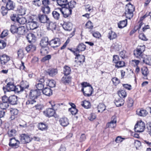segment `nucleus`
I'll return each mask as SVG.
<instances>
[{
  "instance_id": "obj_15",
  "label": "nucleus",
  "mask_w": 151,
  "mask_h": 151,
  "mask_svg": "<svg viewBox=\"0 0 151 151\" xmlns=\"http://www.w3.org/2000/svg\"><path fill=\"white\" fill-rule=\"evenodd\" d=\"M17 101V96L13 95L9 97V103L11 104H16Z\"/></svg>"
},
{
  "instance_id": "obj_45",
  "label": "nucleus",
  "mask_w": 151,
  "mask_h": 151,
  "mask_svg": "<svg viewBox=\"0 0 151 151\" xmlns=\"http://www.w3.org/2000/svg\"><path fill=\"white\" fill-rule=\"evenodd\" d=\"M9 107V104L8 103L2 102L0 104V107L2 109H6Z\"/></svg>"
},
{
  "instance_id": "obj_16",
  "label": "nucleus",
  "mask_w": 151,
  "mask_h": 151,
  "mask_svg": "<svg viewBox=\"0 0 151 151\" xmlns=\"http://www.w3.org/2000/svg\"><path fill=\"white\" fill-rule=\"evenodd\" d=\"M28 31V29L24 26H21L18 28L17 33L19 35L25 34Z\"/></svg>"
},
{
  "instance_id": "obj_6",
  "label": "nucleus",
  "mask_w": 151,
  "mask_h": 151,
  "mask_svg": "<svg viewBox=\"0 0 151 151\" xmlns=\"http://www.w3.org/2000/svg\"><path fill=\"white\" fill-rule=\"evenodd\" d=\"M41 92L37 90H31L29 93V98L33 99H36L38 96H40Z\"/></svg>"
},
{
  "instance_id": "obj_44",
  "label": "nucleus",
  "mask_w": 151,
  "mask_h": 151,
  "mask_svg": "<svg viewBox=\"0 0 151 151\" xmlns=\"http://www.w3.org/2000/svg\"><path fill=\"white\" fill-rule=\"evenodd\" d=\"M76 4V2L74 1H70V3H68L65 6L69 9H73L75 7V5Z\"/></svg>"
},
{
  "instance_id": "obj_29",
  "label": "nucleus",
  "mask_w": 151,
  "mask_h": 151,
  "mask_svg": "<svg viewBox=\"0 0 151 151\" xmlns=\"http://www.w3.org/2000/svg\"><path fill=\"white\" fill-rule=\"evenodd\" d=\"M47 72L50 76H53L57 74L58 70L57 69L53 68L48 70Z\"/></svg>"
},
{
  "instance_id": "obj_56",
  "label": "nucleus",
  "mask_w": 151,
  "mask_h": 151,
  "mask_svg": "<svg viewBox=\"0 0 151 151\" xmlns=\"http://www.w3.org/2000/svg\"><path fill=\"white\" fill-rule=\"evenodd\" d=\"M133 100L131 98L129 97L128 98L127 101V106L129 107L132 106L133 104Z\"/></svg>"
},
{
  "instance_id": "obj_20",
  "label": "nucleus",
  "mask_w": 151,
  "mask_h": 151,
  "mask_svg": "<svg viewBox=\"0 0 151 151\" xmlns=\"http://www.w3.org/2000/svg\"><path fill=\"white\" fill-rule=\"evenodd\" d=\"M134 54L135 56L137 58H139L140 60H142V58L144 57L145 55H143L142 53L139 51L137 49L134 52Z\"/></svg>"
},
{
  "instance_id": "obj_17",
  "label": "nucleus",
  "mask_w": 151,
  "mask_h": 151,
  "mask_svg": "<svg viewBox=\"0 0 151 151\" xmlns=\"http://www.w3.org/2000/svg\"><path fill=\"white\" fill-rule=\"evenodd\" d=\"M62 26L65 30L70 31L72 29V24L70 22H65Z\"/></svg>"
},
{
  "instance_id": "obj_9",
  "label": "nucleus",
  "mask_w": 151,
  "mask_h": 151,
  "mask_svg": "<svg viewBox=\"0 0 151 151\" xmlns=\"http://www.w3.org/2000/svg\"><path fill=\"white\" fill-rule=\"evenodd\" d=\"M36 101L35 99L29 98L25 102V106L29 108H31L36 104Z\"/></svg>"
},
{
  "instance_id": "obj_27",
  "label": "nucleus",
  "mask_w": 151,
  "mask_h": 151,
  "mask_svg": "<svg viewBox=\"0 0 151 151\" xmlns=\"http://www.w3.org/2000/svg\"><path fill=\"white\" fill-rule=\"evenodd\" d=\"M41 10L45 14H49L50 12V9L49 6H42Z\"/></svg>"
},
{
  "instance_id": "obj_5",
  "label": "nucleus",
  "mask_w": 151,
  "mask_h": 151,
  "mask_svg": "<svg viewBox=\"0 0 151 151\" xmlns=\"http://www.w3.org/2000/svg\"><path fill=\"white\" fill-rule=\"evenodd\" d=\"M19 141L18 140L16 139L15 137L10 139L9 145L12 148L14 149L17 148L19 147Z\"/></svg>"
},
{
  "instance_id": "obj_35",
  "label": "nucleus",
  "mask_w": 151,
  "mask_h": 151,
  "mask_svg": "<svg viewBox=\"0 0 151 151\" xmlns=\"http://www.w3.org/2000/svg\"><path fill=\"white\" fill-rule=\"evenodd\" d=\"M35 46L32 44L28 46H27L26 47L25 49L28 52H29V51H33L36 50Z\"/></svg>"
},
{
  "instance_id": "obj_36",
  "label": "nucleus",
  "mask_w": 151,
  "mask_h": 151,
  "mask_svg": "<svg viewBox=\"0 0 151 151\" xmlns=\"http://www.w3.org/2000/svg\"><path fill=\"white\" fill-rule=\"evenodd\" d=\"M60 11L58 12L56 11H54L52 12V14L55 19L56 20L59 19L60 18Z\"/></svg>"
},
{
  "instance_id": "obj_12",
  "label": "nucleus",
  "mask_w": 151,
  "mask_h": 151,
  "mask_svg": "<svg viewBox=\"0 0 151 151\" xmlns=\"http://www.w3.org/2000/svg\"><path fill=\"white\" fill-rule=\"evenodd\" d=\"M85 92H83V94L85 96H89L91 95L93 91V89L92 86H90L85 88Z\"/></svg>"
},
{
  "instance_id": "obj_41",
  "label": "nucleus",
  "mask_w": 151,
  "mask_h": 151,
  "mask_svg": "<svg viewBox=\"0 0 151 151\" xmlns=\"http://www.w3.org/2000/svg\"><path fill=\"white\" fill-rule=\"evenodd\" d=\"M125 66V63L124 61L120 60L115 65V67L117 68L123 67Z\"/></svg>"
},
{
  "instance_id": "obj_13",
  "label": "nucleus",
  "mask_w": 151,
  "mask_h": 151,
  "mask_svg": "<svg viewBox=\"0 0 151 151\" xmlns=\"http://www.w3.org/2000/svg\"><path fill=\"white\" fill-rule=\"evenodd\" d=\"M0 60L1 64L4 65L9 60L10 58L7 55L4 54L1 56Z\"/></svg>"
},
{
  "instance_id": "obj_28",
  "label": "nucleus",
  "mask_w": 151,
  "mask_h": 151,
  "mask_svg": "<svg viewBox=\"0 0 151 151\" xmlns=\"http://www.w3.org/2000/svg\"><path fill=\"white\" fill-rule=\"evenodd\" d=\"M108 37L111 40L116 38L117 37V35L115 32L111 30L109 32Z\"/></svg>"
},
{
  "instance_id": "obj_60",
  "label": "nucleus",
  "mask_w": 151,
  "mask_h": 151,
  "mask_svg": "<svg viewBox=\"0 0 151 151\" xmlns=\"http://www.w3.org/2000/svg\"><path fill=\"white\" fill-rule=\"evenodd\" d=\"M42 6H49L48 5L50 4V2L49 0H42Z\"/></svg>"
},
{
  "instance_id": "obj_1",
  "label": "nucleus",
  "mask_w": 151,
  "mask_h": 151,
  "mask_svg": "<svg viewBox=\"0 0 151 151\" xmlns=\"http://www.w3.org/2000/svg\"><path fill=\"white\" fill-rule=\"evenodd\" d=\"M48 39L47 37H43L40 41V45L41 47L40 53L42 55H44L48 52L49 49L47 46L49 44Z\"/></svg>"
},
{
  "instance_id": "obj_33",
  "label": "nucleus",
  "mask_w": 151,
  "mask_h": 151,
  "mask_svg": "<svg viewBox=\"0 0 151 151\" xmlns=\"http://www.w3.org/2000/svg\"><path fill=\"white\" fill-rule=\"evenodd\" d=\"M81 104L82 106L86 109L89 108L91 106L90 102L87 101H82Z\"/></svg>"
},
{
  "instance_id": "obj_30",
  "label": "nucleus",
  "mask_w": 151,
  "mask_h": 151,
  "mask_svg": "<svg viewBox=\"0 0 151 151\" xmlns=\"http://www.w3.org/2000/svg\"><path fill=\"white\" fill-rule=\"evenodd\" d=\"M15 6L13 4V2L11 0L6 4V7L8 10H13Z\"/></svg>"
},
{
  "instance_id": "obj_11",
  "label": "nucleus",
  "mask_w": 151,
  "mask_h": 151,
  "mask_svg": "<svg viewBox=\"0 0 151 151\" xmlns=\"http://www.w3.org/2000/svg\"><path fill=\"white\" fill-rule=\"evenodd\" d=\"M47 16L45 14H39L38 15V20L41 23H45L49 20Z\"/></svg>"
},
{
  "instance_id": "obj_14",
  "label": "nucleus",
  "mask_w": 151,
  "mask_h": 151,
  "mask_svg": "<svg viewBox=\"0 0 151 151\" xmlns=\"http://www.w3.org/2000/svg\"><path fill=\"white\" fill-rule=\"evenodd\" d=\"M59 122L60 124L63 127H66L69 124V120L65 117L60 118Z\"/></svg>"
},
{
  "instance_id": "obj_40",
  "label": "nucleus",
  "mask_w": 151,
  "mask_h": 151,
  "mask_svg": "<svg viewBox=\"0 0 151 151\" xmlns=\"http://www.w3.org/2000/svg\"><path fill=\"white\" fill-rule=\"evenodd\" d=\"M98 112H103L106 109V106L104 104H100L98 106Z\"/></svg>"
},
{
  "instance_id": "obj_47",
  "label": "nucleus",
  "mask_w": 151,
  "mask_h": 151,
  "mask_svg": "<svg viewBox=\"0 0 151 151\" xmlns=\"http://www.w3.org/2000/svg\"><path fill=\"white\" fill-rule=\"evenodd\" d=\"M118 94L120 98H125L127 96V93L125 90H122L119 91L118 92Z\"/></svg>"
},
{
  "instance_id": "obj_54",
  "label": "nucleus",
  "mask_w": 151,
  "mask_h": 151,
  "mask_svg": "<svg viewBox=\"0 0 151 151\" xmlns=\"http://www.w3.org/2000/svg\"><path fill=\"white\" fill-rule=\"evenodd\" d=\"M19 17L18 15L16 14H13L10 16L11 19L12 21L14 22H17Z\"/></svg>"
},
{
  "instance_id": "obj_49",
  "label": "nucleus",
  "mask_w": 151,
  "mask_h": 151,
  "mask_svg": "<svg viewBox=\"0 0 151 151\" xmlns=\"http://www.w3.org/2000/svg\"><path fill=\"white\" fill-rule=\"evenodd\" d=\"M20 86L21 87H23V90H24L25 88H27L29 87V84L26 81H23L21 83Z\"/></svg>"
},
{
  "instance_id": "obj_62",
  "label": "nucleus",
  "mask_w": 151,
  "mask_h": 151,
  "mask_svg": "<svg viewBox=\"0 0 151 151\" xmlns=\"http://www.w3.org/2000/svg\"><path fill=\"white\" fill-rule=\"evenodd\" d=\"M51 55H48L45 56L43 57L41 59V61L42 62H45L46 60H49L51 59Z\"/></svg>"
},
{
  "instance_id": "obj_8",
  "label": "nucleus",
  "mask_w": 151,
  "mask_h": 151,
  "mask_svg": "<svg viewBox=\"0 0 151 151\" xmlns=\"http://www.w3.org/2000/svg\"><path fill=\"white\" fill-rule=\"evenodd\" d=\"M20 139L22 143L24 144L29 143L32 140V138L25 134H23L21 135Z\"/></svg>"
},
{
  "instance_id": "obj_52",
  "label": "nucleus",
  "mask_w": 151,
  "mask_h": 151,
  "mask_svg": "<svg viewBox=\"0 0 151 151\" xmlns=\"http://www.w3.org/2000/svg\"><path fill=\"white\" fill-rule=\"evenodd\" d=\"M120 60L119 56L117 55H115L113 56L112 62L113 63L116 64Z\"/></svg>"
},
{
  "instance_id": "obj_19",
  "label": "nucleus",
  "mask_w": 151,
  "mask_h": 151,
  "mask_svg": "<svg viewBox=\"0 0 151 151\" xmlns=\"http://www.w3.org/2000/svg\"><path fill=\"white\" fill-rule=\"evenodd\" d=\"M27 38L29 43H33L35 42L36 37L34 34L32 33L28 34Z\"/></svg>"
},
{
  "instance_id": "obj_22",
  "label": "nucleus",
  "mask_w": 151,
  "mask_h": 151,
  "mask_svg": "<svg viewBox=\"0 0 151 151\" xmlns=\"http://www.w3.org/2000/svg\"><path fill=\"white\" fill-rule=\"evenodd\" d=\"M141 71L142 74L144 77V78L147 79V77L149 73V71L147 68L146 67H143L141 68Z\"/></svg>"
},
{
  "instance_id": "obj_10",
  "label": "nucleus",
  "mask_w": 151,
  "mask_h": 151,
  "mask_svg": "<svg viewBox=\"0 0 151 151\" xmlns=\"http://www.w3.org/2000/svg\"><path fill=\"white\" fill-rule=\"evenodd\" d=\"M43 113L45 116L50 117L54 116L55 113V111L53 109L49 108L44 111Z\"/></svg>"
},
{
  "instance_id": "obj_43",
  "label": "nucleus",
  "mask_w": 151,
  "mask_h": 151,
  "mask_svg": "<svg viewBox=\"0 0 151 151\" xmlns=\"http://www.w3.org/2000/svg\"><path fill=\"white\" fill-rule=\"evenodd\" d=\"M27 20L25 18L21 17H19L17 22L21 24H24L27 22Z\"/></svg>"
},
{
  "instance_id": "obj_50",
  "label": "nucleus",
  "mask_w": 151,
  "mask_h": 151,
  "mask_svg": "<svg viewBox=\"0 0 151 151\" xmlns=\"http://www.w3.org/2000/svg\"><path fill=\"white\" fill-rule=\"evenodd\" d=\"M35 86L37 89V90L40 91L42 90L43 88L44 84L40 83H37L35 85Z\"/></svg>"
},
{
  "instance_id": "obj_64",
  "label": "nucleus",
  "mask_w": 151,
  "mask_h": 151,
  "mask_svg": "<svg viewBox=\"0 0 151 151\" xmlns=\"http://www.w3.org/2000/svg\"><path fill=\"white\" fill-rule=\"evenodd\" d=\"M96 115L94 113H91L89 117H88V119L91 121H92L96 119Z\"/></svg>"
},
{
  "instance_id": "obj_31",
  "label": "nucleus",
  "mask_w": 151,
  "mask_h": 151,
  "mask_svg": "<svg viewBox=\"0 0 151 151\" xmlns=\"http://www.w3.org/2000/svg\"><path fill=\"white\" fill-rule=\"evenodd\" d=\"M127 24V19L123 20L120 21L119 23H118V27L120 28H122L126 26Z\"/></svg>"
},
{
  "instance_id": "obj_53",
  "label": "nucleus",
  "mask_w": 151,
  "mask_h": 151,
  "mask_svg": "<svg viewBox=\"0 0 151 151\" xmlns=\"http://www.w3.org/2000/svg\"><path fill=\"white\" fill-rule=\"evenodd\" d=\"M23 87H21L20 85L17 86H15L14 91L17 93H19L22 92L24 91L23 90Z\"/></svg>"
},
{
  "instance_id": "obj_32",
  "label": "nucleus",
  "mask_w": 151,
  "mask_h": 151,
  "mask_svg": "<svg viewBox=\"0 0 151 151\" xmlns=\"http://www.w3.org/2000/svg\"><path fill=\"white\" fill-rule=\"evenodd\" d=\"M116 120L114 119L113 121H111L106 124V127L111 128H114L116 126Z\"/></svg>"
},
{
  "instance_id": "obj_3",
  "label": "nucleus",
  "mask_w": 151,
  "mask_h": 151,
  "mask_svg": "<svg viewBox=\"0 0 151 151\" xmlns=\"http://www.w3.org/2000/svg\"><path fill=\"white\" fill-rule=\"evenodd\" d=\"M145 127V123L142 121H139L135 125L134 131L136 132H141L144 131Z\"/></svg>"
},
{
  "instance_id": "obj_21",
  "label": "nucleus",
  "mask_w": 151,
  "mask_h": 151,
  "mask_svg": "<svg viewBox=\"0 0 151 151\" xmlns=\"http://www.w3.org/2000/svg\"><path fill=\"white\" fill-rule=\"evenodd\" d=\"M60 39L58 38H55L54 39L52 40L50 42V43H49L50 45H51L52 44H54V45H56L55 46H52L53 48H55V47H58L59 45H60Z\"/></svg>"
},
{
  "instance_id": "obj_58",
  "label": "nucleus",
  "mask_w": 151,
  "mask_h": 151,
  "mask_svg": "<svg viewBox=\"0 0 151 151\" xmlns=\"http://www.w3.org/2000/svg\"><path fill=\"white\" fill-rule=\"evenodd\" d=\"M8 10V9H7L4 6H2L1 8V11L3 16H4L6 14Z\"/></svg>"
},
{
  "instance_id": "obj_25",
  "label": "nucleus",
  "mask_w": 151,
  "mask_h": 151,
  "mask_svg": "<svg viewBox=\"0 0 151 151\" xmlns=\"http://www.w3.org/2000/svg\"><path fill=\"white\" fill-rule=\"evenodd\" d=\"M43 94L50 96L52 94V90L50 88L45 87L42 91Z\"/></svg>"
},
{
  "instance_id": "obj_24",
  "label": "nucleus",
  "mask_w": 151,
  "mask_h": 151,
  "mask_svg": "<svg viewBox=\"0 0 151 151\" xmlns=\"http://www.w3.org/2000/svg\"><path fill=\"white\" fill-rule=\"evenodd\" d=\"M47 28L48 29L51 30L54 32L56 29V24L53 22H49L47 25Z\"/></svg>"
},
{
  "instance_id": "obj_55",
  "label": "nucleus",
  "mask_w": 151,
  "mask_h": 151,
  "mask_svg": "<svg viewBox=\"0 0 151 151\" xmlns=\"http://www.w3.org/2000/svg\"><path fill=\"white\" fill-rule=\"evenodd\" d=\"M68 110L69 111H70L71 114L73 115H75L76 114L78 111L76 108H69Z\"/></svg>"
},
{
  "instance_id": "obj_46",
  "label": "nucleus",
  "mask_w": 151,
  "mask_h": 151,
  "mask_svg": "<svg viewBox=\"0 0 151 151\" xmlns=\"http://www.w3.org/2000/svg\"><path fill=\"white\" fill-rule=\"evenodd\" d=\"M47 85L50 88L54 87L55 85V82L54 80H49L47 82Z\"/></svg>"
},
{
  "instance_id": "obj_37",
  "label": "nucleus",
  "mask_w": 151,
  "mask_h": 151,
  "mask_svg": "<svg viewBox=\"0 0 151 151\" xmlns=\"http://www.w3.org/2000/svg\"><path fill=\"white\" fill-rule=\"evenodd\" d=\"M86 46L83 43L80 44L77 47V50L78 52L84 51L86 49Z\"/></svg>"
},
{
  "instance_id": "obj_48",
  "label": "nucleus",
  "mask_w": 151,
  "mask_h": 151,
  "mask_svg": "<svg viewBox=\"0 0 151 151\" xmlns=\"http://www.w3.org/2000/svg\"><path fill=\"white\" fill-rule=\"evenodd\" d=\"M18 29L17 27L14 25H11L10 30L11 32L13 34L17 33Z\"/></svg>"
},
{
  "instance_id": "obj_2",
  "label": "nucleus",
  "mask_w": 151,
  "mask_h": 151,
  "mask_svg": "<svg viewBox=\"0 0 151 151\" xmlns=\"http://www.w3.org/2000/svg\"><path fill=\"white\" fill-rule=\"evenodd\" d=\"M125 12L126 17L130 19L133 16V12L134 10V7L130 3L126 5Z\"/></svg>"
},
{
  "instance_id": "obj_63",
  "label": "nucleus",
  "mask_w": 151,
  "mask_h": 151,
  "mask_svg": "<svg viewBox=\"0 0 151 151\" xmlns=\"http://www.w3.org/2000/svg\"><path fill=\"white\" fill-rule=\"evenodd\" d=\"M33 4L37 6H40L41 5V2L40 0H34L32 1Z\"/></svg>"
},
{
  "instance_id": "obj_39",
  "label": "nucleus",
  "mask_w": 151,
  "mask_h": 151,
  "mask_svg": "<svg viewBox=\"0 0 151 151\" xmlns=\"http://www.w3.org/2000/svg\"><path fill=\"white\" fill-rule=\"evenodd\" d=\"M67 3L68 0H58V5L63 7H65Z\"/></svg>"
},
{
  "instance_id": "obj_18",
  "label": "nucleus",
  "mask_w": 151,
  "mask_h": 151,
  "mask_svg": "<svg viewBox=\"0 0 151 151\" xmlns=\"http://www.w3.org/2000/svg\"><path fill=\"white\" fill-rule=\"evenodd\" d=\"M71 78L70 76L64 75L61 79L62 83L65 84H68L71 82Z\"/></svg>"
},
{
  "instance_id": "obj_61",
  "label": "nucleus",
  "mask_w": 151,
  "mask_h": 151,
  "mask_svg": "<svg viewBox=\"0 0 151 151\" xmlns=\"http://www.w3.org/2000/svg\"><path fill=\"white\" fill-rule=\"evenodd\" d=\"M16 131L14 129H13L10 131H9L8 132V134L9 136L11 137L15 135Z\"/></svg>"
},
{
  "instance_id": "obj_51",
  "label": "nucleus",
  "mask_w": 151,
  "mask_h": 151,
  "mask_svg": "<svg viewBox=\"0 0 151 151\" xmlns=\"http://www.w3.org/2000/svg\"><path fill=\"white\" fill-rule=\"evenodd\" d=\"M85 26L86 28L92 29L93 27V24L90 21H88L86 24Z\"/></svg>"
},
{
  "instance_id": "obj_26",
  "label": "nucleus",
  "mask_w": 151,
  "mask_h": 151,
  "mask_svg": "<svg viewBox=\"0 0 151 151\" xmlns=\"http://www.w3.org/2000/svg\"><path fill=\"white\" fill-rule=\"evenodd\" d=\"M124 100L122 99H116L114 101V103L117 107L121 106L124 104Z\"/></svg>"
},
{
  "instance_id": "obj_59",
  "label": "nucleus",
  "mask_w": 151,
  "mask_h": 151,
  "mask_svg": "<svg viewBox=\"0 0 151 151\" xmlns=\"http://www.w3.org/2000/svg\"><path fill=\"white\" fill-rule=\"evenodd\" d=\"M39 129L42 131L46 129L47 128V126L43 123L40 124L38 127Z\"/></svg>"
},
{
  "instance_id": "obj_34",
  "label": "nucleus",
  "mask_w": 151,
  "mask_h": 151,
  "mask_svg": "<svg viewBox=\"0 0 151 151\" xmlns=\"http://www.w3.org/2000/svg\"><path fill=\"white\" fill-rule=\"evenodd\" d=\"M71 69L67 65H65L64 67L63 73L65 75L68 76L70 73Z\"/></svg>"
},
{
  "instance_id": "obj_23",
  "label": "nucleus",
  "mask_w": 151,
  "mask_h": 151,
  "mask_svg": "<svg viewBox=\"0 0 151 151\" xmlns=\"http://www.w3.org/2000/svg\"><path fill=\"white\" fill-rule=\"evenodd\" d=\"M137 114L141 116H145L148 114V112L143 109H138L136 111Z\"/></svg>"
},
{
  "instance_id": "obj_42",
  "label": "nucleus",
  "mask_w": 151,
  "mask_h": 151,
  "mask_svg": "<svg viewBox=\"0 0 151 151\" xmlns=\"http://www.w3.org/2000/svg\"><path fill=\"white\" fill-rule=\"evenodd\" d=\"M141 60H142L144 63L146 64L150 65H151V58L150 57H148L145 59L144 57Z\"/></svg>"
},
{
  "instance_id": "obj_7",
  "label": "nucleus",
  "mask_w": 151,
  "mask_h": 151,
  "mask_svg": "<svg viewBox=\"0 0 151 151\" xmlns=\"http://www.w3.org/2000/svg\"><path fill=\"white\" fill-rule=\"evenodd\" d=\"M15 86L14 84L11 82L8 83L6 87L4 86L3 89L5 93L6 91H10L14 90Z\"/></svg>"
},
{
  "instance_id": "obj_4",
  "label": "nucleus",
  "mask_w": 151,
  "mask_h": 151,
  "mask_svg": "<svg viewBox=\"0 0 151 151\" xmlns=\"http://www.w3.org/2000/svg\"><path fill=\"white\" fill-rule=\"evenodd\" d=\"M26 26L28 29H29L30 30H33L38 27V24L37 22L34 21L33 19H32L27 23Z\"/></svg>"
},
{
  "instance_id": "obj_57",
  "label": "nucleus",
  "mask_w": 151,
  "mask_h": 151,
  "mask_svg": "<svg viewBox=\"0 0 151 151\" xmlns=\"http://www.w3.org/2000/svg\"><path fill=\"white\" fill-rule=\"evenodd\" d=\"M12 115V116L17 115L18 113V110L16 109H12L10 111Z\"/></svg>"
},
{
  "instance_id": "obj_38",
  "label": "nucleus",
  "mask_w": 151,
  "mask_h": 151,
  "mask_svg": "<svg viewBox=\"0 0 151 151\" xmlns=\"http://www.w3.org/2000/svg\"><path fill=\"white\" fill-rule=\"evenodd\" d=\"M78 59L79 60L78 62H79L80 63H83L85 61V56L83 55H80L78 54L75 58V59Z\"/></svg>"
}]
</instances>
